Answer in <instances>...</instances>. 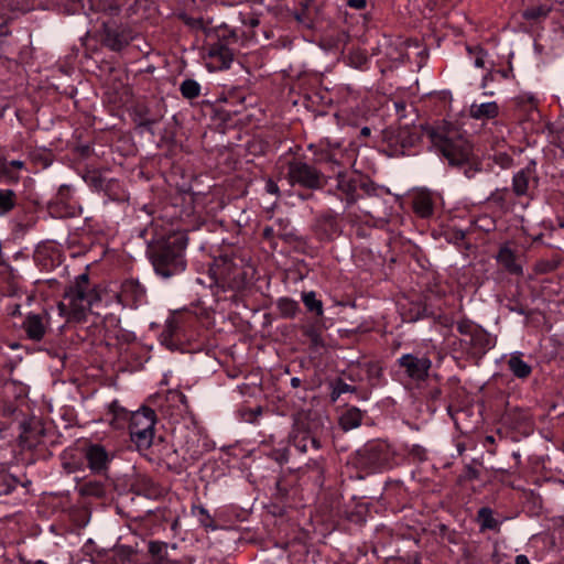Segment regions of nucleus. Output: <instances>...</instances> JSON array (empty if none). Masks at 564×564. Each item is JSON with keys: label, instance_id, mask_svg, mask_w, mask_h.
I'll use <instances>...</instances> for the list:
<instances>
[{"label": "nucleus", "instance_id": "10", "mask_svg": "<svg viewBox=\"0 0 564 564\" xmlns=\"http://www.w3.org/2000/svg\"><path fill=\"white\" fill-rule=\"evenodd\" d=\"M398 365L404 369L408 377L415 381L424 380L432 366L430 358L415 356L413 354H404L398 360Z\"/></svg>", "mask_w": 564, "mask_h": 564}, {"label": "nucleus", "instance_id": "17", "mask_svg": "<svg viewBox=\"0 0 564 564\" xmlns=\"http://www.w3.org/2000/svg\"><path fill=\"white\" fill-rule=\"evenodd\" d=\"M534 181V170L525 167L513 175L512 189L517 196H524L529 193L531 183Z\"/></svg>", "mask_w": 564, "mask_h": 564}, {"label": "nucleus", "instance_id": "43", "mask_svg": "<svg viewBox=\"0 0 564 564\" xmlns=\"http://www.w3.org/2000/svg\"><path fill=\"white\" fill-rule=\"evenodd\" d=\"M516 564H530V561L525 555L520 554V555H517V557H516Z\"/></svg>", "mask_w": 564, "mask_h": 564}, {"label": "nucleus", "instance_id": "33", "mask_svg": "<svg viewBox=\"0 0 564 564\" xmlns=\"http://www.w3.org/2000/svg\"><path fill=\"white\" fill-rule=\"evenodd\" d=\"M279 308L285 316H294L299 310V304L290 299H281L279 301Z\"/></svg>", "mask_w": 564, "mask_h": 564}, {"label": "nucleus", "instance_id": "15", "mask_svg": "<svg viewBox=\"0 0 564 564\" xmlns=\"http://www.w3.org/2000/svg\"><path fill=\"white\" fill-rule=\"evenodd\" d=\"M413 209L422 218L430 217L434 210L432 193L426 189L417 191L413 195Z\"/></svg>", "mask_w": 564, "mask_h": 564}, {"label": "nucleus", "instance_id": "30", "mask_svg": "<svg viewBox=\"0 0 564 564\" xmlns=\"http://www.w3.org/2000/svg\"><path fill=\"white\" fill-rule=\"evenodd\" d=\"M180 89H181L182 95L187 99H193V98L197 97L200 93V86L194 79H185L181 84Z\"/></svg>", "mask_w": 564, "mask_h": 564}, {"label": "nucleus", "instance_id": "35", "mask_svg": "<svg viewBox=\"0 0 564 564\" xmlns=\"http://www.w3.org/2000/svg\"><path fill=\"white\" fill-rule=\"evenodd\" d=\"M486 74L481 78V88H486L496 78V64H490V67L486 68Z\"/></svg>", "mask_w": 564, "mask_h": 564}, {"label": "nucleus", "instance_id": "42", "mask_svg": "<svg viewBox=\"0 0 564 564\" xmlns=\"http://www.w3.org/2000/svg\"><path fill=\"white\" fill-rule=\"evenodd\" d=\"M356 58H357V59H356V62H355V57H354V56H351V57H350L351 63H352L356 67H362V65L366 63V57H365V56H362V55H358V56H356Z\"/></svg>", "mask_w": 564, "mask_h": 564}, {"label": "nucleus", "instance_id": "2", "mask_svg": "<svg viewBox=\"0 0 564 564\" xmlns=\"http://www.w3.org/2000/svg\"><path fill=\"white\" fill-rule=\"evenodd\" d=\"M97 301L96 292L90 288L87 274H80L65 293L64 301L58 304L61 315L68 319L82 321Z\"/></svg>", "mask_w": 564, "mask_h": 564}, {"label": "nucleus", "instance_id": "34", "mask_svg": "<svg viewBox=\"0 0 564 564\" xmlns=\"http://www.w3.org/2000/svg\"><path fill=\"white\" fill-rule=\"evenodd\" d=\"M1 176H4L9 183L17 184L20 181V176L9 170L8 161L0 156V177Z\"/></svg>", "mask_w": 564, "mask_h": 564}, {"label": "nucleus", "instance_id": "16", "mask_svg": "<svg viewBox=\"0 0 564 564\" xmlns=\"http://www.w3.org/2000/svg\"><path fill=\"white\" fill-rule=\"evenodd\" d=\"M496 259L509 273L522 274V265L517 261V256L509 245L500 247Z\"/></svg>", "mask_w": 564, "mask_h": 564}, {"label": "nucleus", "instance_id": "31", "mask_svg": "<svg viewBox=\"0 0 564 564\" xmlns=\"http://www.w3.org/2000/svg\"><path fill=\"white\" fill-rule=\"evenodd\" d=\"M149 552L155 556L160 563H163L167 557V544L160 541H152L149 543Z\"/></svg>", "mask_w": 564, "mask_h": 564}, {"label": "nucleus", "instance_id": "6", "mask_svg": "<svg viewBox=\"0 0 564 564\" xmlns=\"http://www.w3.org/2000/svg\"><path fill=\"white\" fill-rule=\"evenodd\" d=\"M288 180L291 185L317 189L323 184V174L308 163L295 160L289 163Z\"/></svg>", "mask_w": 564, "mask_h": 564}, {"label": "nucleus", "instance_id": "45", "mask_svg": "<svg viewBox=\"0 0 564 564\" xmlns=\"http://www.w3.org/2000/svg\"><path fill=\"white\" fill-rule=\"evenodd\" d=\"M301 384V380L296 377L291 379V386L297 388Z\"/></svg>", "mask_w": 564, "mask_h": 564}, {"label": "nucleus", "instance_id": "11", "mask_svg": "<svg viewBox=\"0 0 564 564\" xmlns=\"http://www.w3.org/2000/svg\"><path fill=\"white\" fill-rule=\"evenodd\" d=\"M335 181L340 199L346 202L347 207L355 204L358 199V177L347 171H339Z\"/></svg>", "mask_w": 564, "mask_h": 564}, {"label": "nucleus", "instance_id": "48", "mask_svg": "<svg viewBox=\"0 0 564 564\" xmlns=\"http://www.w3.org/2000/svg\"><path fill=\"white\" fill-rule=\"evenodd\" d=\"M487 441L488 442H494V437L492 436H487Z\"/></svg>", "mask_w": 564, "mask_h": 564}, {"label": "nucleus", "instance_id": "18", "mask_svg": "<svg viewBox=\"0 0 564 564\" xmlns=\"http://www.w3.org/2000/svg\"><path fill=\"white\" fill-rule=\"evenodd\" d=\"M499 115V106L496 101L473 102L469 107V116L476 120H489Z\"/></svg>", "mask_w": 564, "mask_h": 564}, {"label": "nucleus", "instance_id": "9", "mask_svg": "<svg viewBox=\"0 0 564 564\" xmlns=\"http://www.w3.org/2000/svg\"><path fill=\"white\" fill-rule=\"evenodd\" d=\"M289 442L301 454L307 452L308 446L315 449L321 447L319 441L312 434L306 422L301 416L296 417L294 421L292 432L289 436Z\"/></svg>", "mask_w": 564, "mask_h": 564}, {"label": "nucleus", "instance_id": "47", "mask_svg": "<svg viewBox=\"0 0 564 564\" xmlns=\"http://www.w3.org/2000/svg\"><path fill=\"white\" fill-rule=\"evenodd\" d=\"M512 311L517 312L518 314H524L522 308H512Z\"/></svg>", "mask_w": 564, "mask_h": 564}, {"label": "nucleus", "instance_id": "38", "mask_svg": "<svg viewBox=\"0 0 564 564\" xmlns=\"http://www.w3.org/2000/svg\"><path fill=\"white\" fill-rule=\"evenodd\" d=\"M8 164H9L10 171H12V169L20 171L25 167V163L21 160H12V161L8 162Z\"/></svg>", "mask_w": 564, "mask_h": 564}, {"label": "nucleus", "instance_id": "46", "mask_svg": "<svg viewBox=\"0 0 564 564\" xmlns=\"http://www.w3.org/2000/svg\"><path fill=\"white\" fill-rule=\"evenodd\" d=\"M360 132H361V135L368 137V135H370L371 130L369 127H364Z\"/></svg>", "mask_w": 564, "mask_h": 564}, {"label": "nucleus", "instance_id": "36", "mask_svg": "<svg viewBox=\"0 0 564 564\" xmlns=\"http://www.w3.org/2000/svg\"><path fill=\"white\" fill-rule=\"evenodd\" d=\"M495 161L502 169H509L512 165V159L506 153H498L495 156Z\"/></svg>", "mask_w": 564, "mask_h": 564}, {"label": "nucleus", "instance_id": "13", "mask_svg": "<svg viewBox=\"0 0 564 564\" xmlns=\"http://www.w3.org/2000/svg\"><path fill=\"white\" fill-rule=\"evenodd\" d=\"M442 151L452 165L463 166L470 162V148L465 142L458 144L445 143Z\"/></svg>", "mask_w": 564, "mask_h": 564}, {"label": "nucleus", "instance_id": "12", "mask_svg": "<svg viewBox=\"0 0 564 564\" xmlns=\"http://www.w3.org/2000/svg\"><path fill=\"white\" fill-rule=\"evenodd\" d=\"M73 13L89 15L91 11H104L109 14H117L119 6L115 0H69Z\"/></svg>", "mask_w": 564, "mask_h": 564}, {"label": "nucleus", "instance_id": "44", "mask_svg": "<svg viewBox=\"0 0 564 564\" xmlns=\"http://www.w3.org/2000/svg\"><path fill=\"white\" fill-rule=\"evenodd\" d=\"M478 169H471L470 166L464 171L467 177H474Z\"/></svg>", "mask_w": 564, "mask_h": 564}, {"label": "nucleus", "instance_id": "23", "mask_svg": "<svg viewBox=\"0 0 564 564\" xmlns=\"http://www.w3.org/2000/svg\"><path fill=\"white\" fill-rule=\"evenodd\" d=\"M362 421V413L356 408L348 409L339 419L343 430L350 431L358 427Z\"/></svg>", "mask_w": 564, "mask_h": 564}, {"label": "nucleus", "instance_id": "40", "mask_svg": "<svg viewBox=\"0 0 564 564\" xmlns=\"http://www.w3.org/2000/svg\"><path fill=\"white\" fill-rule=\"evenodd\" d=\"M497 75L505 79H509L512 76V67L510 66L509 69H496V76Z\"/></svg>", "mask_w": 564, "mask_h": 564}, {"label": "nucleus", "instance_id": "22", "mask_svg": "<svg viewBox=\"0 0 564 564\" xmlns=\"http://www.w3.org/2000/svg\"><path fill=\"white\" fill-rule=\"evenodd\" d=\"M467 51L469 54V58L473 62V65L477 68L486 69V68L490 67V64H495V62L489 58L488 52L485 51L480 46H476V47L468 46Z\"/></svg>", "mask_w": 564, "mask_h": 564}, {"label": "nucleus", "instance_id": "1", "mask_svg": "<svg viewBox=\"0 0 564 564\" xmlns=\"http://www.w3.org/2000/svg\"><path fill=\"white\" fill-rule=\"evenodd\" d=\"M208 272L209 286L215 284L224 291H239L248 284L253 268L243 258L220 256L213 261Z\"/></svg>", "mask_w": 564, "mask_h": 564}, {"label": "nucleus", "instance_id": "7", "mask_svg": "<svg viewBox=\"0 0 564 564\" xmlns=\"http://www.w3.org/2000/svg\"><path fill=\"white\" fill-rule=\"evenodd\" d=\"M116 297L122 307L138 308L148 302L145 286L132 278L121 283L120 291L116 294Z\"/></svg>", "mask_w": 564, "mask_h": 564}, {"label": "nucleus", "instance_id": "39", "mask_svg": "<svg viewBox=\"0 0 564 564\" xmlns=\"http://www.w3.org/2000/svg\"><path fill=\"white\" fill-rule=\"evenodd\" d=\"M347 4L354 9H364L366 7V0H348Z\"/></svg>", "mask_w": 564, "mask_h": 564}, {"label": "nucleus", "instance_id": "29", "mask_svg": "<svg viewBox=\"0 0 564 564\" xmlns=\"http://www.w3.org/2000/svg\"><path fill=\"white\" fill-rule=\"evenodd\" d=\"M384 447L386 445L380 443H371L366 445L364 452L370 456V464L379 466L386 462V458L379 455V453H381Z\"/></svg>", "mask_w": 564, "mask_h": 564}, {"label": "nucleus", "instance_id": "8", "mask_svg": "<svg viewBox=\"0 0 564 564\" xmlns=\"http://www.w3.org/2000/svg\"><path fill=\"white\" fill-rule=\"evenodd\" d=\"M206 66L210 72L227 69L234 61V53L223 41H217L207 47Z\"/></svg>", "mask_w": 564, "mask_h": 564}, {"label": "nucleus", "instance_id": "19", "mask_svg": "<svg viewBox=\"0 0 564 564\" xmlns=\"http://www.w3.org/2000/svg\"><path fill=\"white\" fill-rule=\"evenodd\" d=\"M23 327L28 337L33 340H41L46 330L44 318L37 314L28 315Z\"/></svg>", "mask_w": 564, "mask_h": 564}, {"label": "nucleus", "instance_id": "14", "mask_svg": "<svg viewBox=\"0 0 564 564\" xmlns=\"http://www.w3.org/2000/svg\"><path fill=\"white\" fill-rule=\"evenodd\" d=\"M85 457L93 471H101L107 467L109 455L104 446L91 444L85 448Z\"/></svg>", "mask_w": 564, "mask_h": 564}, {"label": "nucleus", "instance_id": "3", "mask_svg": "<svg viewBox=\"0 0 564 564\" xmlns=\"http://www.w3.org/2000/svg\"><path fill=\"white\" fill-rule=\"evenodd\" d=\"M184 246H171L170 243L162 246L152 254V264L158 275L169 279L175 274H180L186 268Z\"/></svg>", "mask_w": 564, "mask_h": 564}, {"label": "nucleus", "instance_id": "27", "mask_svg": "<svg viewBox=\"0 0 564 564\" xmlns=\"http://www.w3.org/2000/svg\"><path fill=\"white\" fill-rule=\"evenodd\" d=\"M192 514L197 518L199 524L205 529L215 531L217 527L214 523V520L208 512V510L203 506H193L191 510Z\"/></svg>", "mask_w": 564, "mask_h": 564}, {"label": "nucleus", "instance_id": "41", "mask_svg": "<svg viewBox=\"0 0 564 564\" xmlns=\"http://www.w3.org/2000/svg\"><path fill=\"white\" fill-rule=\"evenodd\" d=\"M335 391L337 392V394H341L351 391V388L349 384L340 382L337 384Z\"/></svg>", "mask_w": 564, "mask_h": 564}, {"label": "nucleus", "instance_id": "26", "mask_svg": "<svg viewBox=\"0 0 564 564\" xmlns=\"http://www.w3.org/2000/svg\"><path fill=\"white\" fill-rule=\"evenodd\" d=\"M17 203V195L12 189L0 188V216L10 213Z\"/></svg>", "mask_w": 564, "mask_h": 564}, {"label": "nucleus", "instance_id": "5", "mask_svg": "<svg viewBox=\"0 0 564 564\" xmlns=\"http://www.w3.org/2000/svg\"><path fill=\"white\" fill-rule=\"evenodd\" d=\"M129 431L132 442L139 448H148L154 437L155 412L150 408H142L129 416Z\"/></svg>", "mask_w": 564, "mask_h": 564}, {"label": "nucleus", "instance_id": "20", "mask_svg": "<svg viewBox=\"0 0 564 564\" xmlns=\"http://www.w3.org/2000/svg\"><path fill=\"white\" fill-rule=\"evenodd\" d=\"M507 365L513 376L519 379H525L532 372V367L523 360V354L521 351H513L510 355Z\"/></svg>", "mask_w": 564, "mask_h": 564}, {"label": "nucleus", "instance_id": "21", "mask_svg": "<svg viewBox=\"0 0 564 564\" xmlns=\"http://www.w3.org/2000/svg\"><path fill=\"white\" fill-rule=\"evenodd\" d=\"M180 332V323L175 317H169L165 321L164 329L161 333V341L170 349H173L176 345L173 341L174 337H177Z\"/></svg>", "mask_w": 564, "mask_h": 564}, {"label": "nucleus", "instance_id": "32", "mask_svg": "<svg viewBox=\"0 0 564 564\" xmlns=\"http://www.w3.org/2000/svg\"><path fill=\"white\" fill-rule=\"evenodd\" d=\"M238 20L242 25L249 26L251 29L256 28L260 23L259 17L254 14L250 9L246 11H239Z\"/></svg>", "mask_w": 564, "mask_h": 564}, {"label": "nucleus", "instance_id": "4", "mask_svg": "<svg viewBox=\"0 0 564 564\" xmlns=\"http://www.w3.org/2000/svg\"><path fill=\"white\" fill-rule=\"evenodd\" d=\"M457 330L462 335L460 343L468 346L471 355H484L496 346V337L471 321H459Z\"/></svg>", "mask_w": 564, "mask_h": 564}, {"label": "nucleus", "instance_id": "25", "mask_svg": "<svg viewBox=\"0 0 564 564\" xmlns=\"http://www.w3.org/2000/svg\"><path fill=\"white\" fill-rule=\"evenodd\" d=\"M480 530H497L499 522L494 518L492 510L488 507L480 508L477 513Z\"/></svg>", "mask_w": 564, "mask_h": 564}, {"label": "nucleus", "instance_id": "28", "mask_svg": "<svg viewBox=\"0 0 564 564\" xmlns=\"http://www.w3.org/2000/svg\"><path fill=\"white\" fill-rule=\"evenodd\" d=\"M302 301L310 312H314L317 316L323 315V303L316 297V293L314 291L304 292L302 294Z\"/></svg>", "mask_w": 564, "mask_h": 564}, {"label": "nucleus", "instance_id": "24", "mask_svg": "<svg viewBox=\"0 0 564 564\" xmlns=\"http://www.w3.org/2000/svg\"><path fill=\"white\" fill-rule=\"evenodd\" d=\"M108 414L112 415L110 424L119 429L122 426V422L127 421L130 416L129 412L122 408L118 401H112L108 405Z\"/></svg>", "mask_w": 564, "mask_h": 564}, {"label": "nucleus", "instance_id": "37", "mask_svg": "<svg viewBox=\"0 0 564 564\" xmlns=\"http://www.w3.org/2000/svg\"><path fill=\"white\" fill-rule=\"evenodd\" d=\"M265 189L268 193L278 195L279 194V186L275 182L269 180L265 184Z\"/></svg>", "mask_w": 564, "mask_h": 564}]
</instances>
